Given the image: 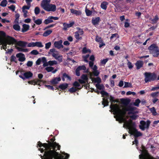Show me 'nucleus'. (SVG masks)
Returning a JSON list of instances; mask_svg holds the SVG:
<instances>
[{
    "mask_svg": "<svg viewBox=\"0 0 159 159\" xmlns=\"http://www.w3.org/2000/svg\"><path fill=\"white\" fill-rule=\"evenodd\" d=\"M55 140V138L53 137L50 139L51 142L48 140L47 141L48 143H43L40 141L38 142L37 147L40 148L39 150L41 152H44V155L46 158L60 154L56 151L60 150L61 146L54 142Z\"/></svg>",
    "mask_w": 159,
    "mask_h": 159,
    "instance_id": "nucleus-1",
    "label": "nucleus"
},
{
    "mask_svg": "<svg viewBox=\"0 0 159 159\" xmlns=\"http://www.w3.org/2000/svg\"><path fill=\"white\" fill-rule=\"evenodd\" d=\"M110 108L113 111L114 114H119L123 118L127 111H128V114L129 115L134 114V111L136 109L135 107H133L131 105H129L126 107H125L122 110L120 109L117 104H111L110 106Z\"/></svg>",
    "mask_w": 159,
    "mask_h": 159,
    "instance_id": "nucleus-2",
    "label": "nucleus"
},
{
    "mask_svg": "<svg viewBox=\"0 0 159 159\" xmlns=\"http://www.w3.org/2000/svg\"><path fill=\"white\" fill-rule=\"evenodd\" d=\"M0 34L2 37L1 39L2 42L5 47H7V44L11 45L16 43V39L12 37L7 35L6 33L4 31H0Z\"/></svg>",
    "mask_w": 159,
    "mask_h": 159,
    "instance_id": "nucleus-3",
    "label": "nucleus"
},
{
    "mask_svg": "<svg viewBox=\"0 0 159 159\" xmlns=\"http://www.w3.org/2000/svg\"><path fill=\"white\" fill-rule=\"evenodd\" d=\"M150 54H152L153 57H157L159 55V48L158 47L156 44H152L148 47Z\"/></svg>",
    "mask_w": 159,
    "mask_h": 159,
    "instance_id": "nucleus-4",
    "label": "nucleus"
},
{
    "mask_svg": "<svg viewBox=\"0 0 159 159\" xmlns=\"http://www.w3.org/2000/svg\"><path fill=\"white\" fill-rule=\"evenodd\" d=\"M144 75L145 76L144 81L146 83L157 80V75L154 72H145L144 73Z\"/></svg>",
    "mask_w": 159,
    "mask_h": 159,
    "instance_id": "nucleus-5",
    "label": "nucleus"
},
{
    "mask_svg": "<svg viewBox=\"0 0 159 159\" xmlns=\"http://www.w3.org/2000/svg\"><path fill=\"white\" fill-rule=\"evenodd\" d=\"M62 154L65 156L64 157V156L61 155L60 154L56 156H54L53 157H51L46 158V159H67L70 157V155L65 153L64 152L62 153Z\"/></svg>",
    "mask_w": 159,
    "mask_h": 159,
    "instance_id": "nucleus-6",
    "label": "nucleus"
},
{
    "mask_svg": "<svg viewBox=\"0 0 159 159\" xmlns=\"http://www.w3.org/2000/svg\"><path fill=\"white\" fill-rule=\"evenodd\" d=\"M150 120H148L146 122L144 120H142L140 122V125L139 127L142 130H144L146 128L148 129L150 124Z\"/></svg>",
    "mask_w": 159,
    "mask_h": 159,
    "instance_id": "nucleus-7",
    "label": "nucleus"
},
{
    "mask_svg": "<svg viewBox=\"0 0 159 159\" xmlns=\"http://www.w3.org/2000/svg\"><path fill=\"white\" fill-rule=\"evenodd\" d=\"M129 132L131 135H134L135 138L141 136L142 135V133L138 131L135 128H133L129 129Z\"/></svg>",
    "mask_w": 159,
    "mask_h": 159,
    "instance_id": "nucleus-8",
    "label": "nucleus"
},
{
    "mask_svg": "<svg viewBox=\"0 0 159 159\" xmlns=\"http://www.w3.org/2000/svg\"><path fill=\"white\" fill-rule=\"evenodd\" d=\"M43 9L47 11H52L54 12L56 11V7L55 5L50 4L44 8H43Z\"/></svg>",
    "mask_w": 159,
    "mask_h": 159,
    "instance_id": "nucleus-9",
    "label": "nucleus"
},
{
    "mask_svg": "<svg viewBox=\"0 0 159 159\" xmlns=\"http://www.w3.org/2000/svg\"><path fill=\"white\" fill-rule=\"evenodd\" d=\"M23 75L24 76L19 75V77L23 80H24L25 79H29L31 78L33 76V74L30 71H28L24 73Z\"/></svg>",
    "mask_w": 159,
    "mask_h": 159,
    "instance_id": "nucleus-10",
    "label": "nucleus"
},
{
    "mask_svg": "<svg viewBox=\"0 0 159 159\" xmlns=\"http://www.w3.org/2000/svg\"><path fill=\"white\" fill-rule=\"evenodd\" d=\"M59 18L57 17H54L53 16H50L48 18L44 21L43 23L46 24L48 25L50 23L53 22L52 20H58Z\"/></svg>",
    "mask_w": 159,
    "mask_h": 159,
    "instance_id": "nucleus-11",
    "label": "nucleus"
},
{
    "mask_svg": "<svg viewBox=\"0 0 159 159\" xmlns=\"http://www.w3.org/2000/svg\"><path fill=\"white\" fill-rule=\"evenodd\" d=\"M43 82V80H39L38 79H36L32 80L29 81L28 83L32 85H38L40 86V83Z\"/></svg>",
    "mask_w": 159,
    "mask_h": 159,
    "instance_id": "nucleus-12",
    "label": "nucleus"
},
{
    "mask_svg": "<svg viewBox=\"0 0 159 159\" xmlns=\"http://www.w3.org/2000/svg\"><path fill=\"white\" fill-rule=\"evenodd\" d=\"M74 24V22H70V24H68L65 22L63 23V28L62 29L66 31L67 29L71 27Z\"/></svg>",
    "mask_w": 159,
    "mask_h": 159,
    "instance_id": "nucleus-13",
    "label": "nucleus"
},
{
    "mask_svg": "<svg viewBox=\"0 0 159 159\" xmlns=\"http://www.w3.org/2000/svg\"><path fill=\"white\" fill-rule=\"evenodd\" d=\"M62 41L61 40L58 41H56L54 43V47L58 49L63 47V45H62Z\"/></svg>",
    "mask_w": 159,
    "mask_h": 159,
    "instance_id": "nucleus-14",
    "label": "nucleus"
},
{
    "mask_svg": "<svg viewBox=\"0 0 159 159\" xmlns=\"http://www.w3.org/2000/svg\"><path fill=\"white\" fill-rule=\"evenodd\" d=\"M16 57L19 58L18 60L20 61L23 62L25 60V58L24 54L19 53L16 55Z\"/></svg>",
    "mask_w": 159,
    "mask_h": 159,
    "instance_id": "nucleus-15",
    "label": "nucleus"
},
{
    "mask_svg": "<svg viewBox=\"0 0 159 159\" xmlns=\"http://www.w3.org/2000/svg\"><path fill=\"white\" fill-rule=\"evenodd\" d=\"M121 102L122 104H123L125 107L128 106V104L130 102V100L129 99L122 98L120 99Z\"/></svg>",
    "mask_w": 159,
    "mask_h": 159,
    "instance_id": "nucleus-16",
    "label": "nucleus"
},
{
    "mask_svg": "<svg viewBox=\"0 0 159 159\" xmlns=\"http://www.w3.org/2000/svg\"><path fill=\"white\" fill-rule=\"evenodd\" d=\"M51 0H42L41 4V7L43 9V8L49 4Z\"/></svg>",
    "mask_w": 159,
    "mask_h": 159,
    "instance_id": "nucleus-17",
    "label": "nucleus"
},
{
    "mask_svg": "<svg viewBox=\"0 0 159 159\" xmlns=\"http://www.w3.org/2000/svg\"><path fill=\"white\" fill-rule=\"evenodd\" d=\"M143 61L140 60L137 61L135 64V65L136 67V69L137 70H139L143 66Z\"/></svg>",
    "mask_w": 159,
    "mask_h": 159,
    "instance_id": "nucleus-18",
    "label": "nucleus"
},
{
    "mask_svg": "<svg viewBox=\"0 0 159 159\" xmlns=\"http://www.w3.org/2000/svg\"><path fill=\"white\" fill-rule=\"evenodd\" d=\"M100 20V17H98L95 18H93L92 20V22L93 25H95L99 24Z\"/></svg>",
    "mask_w": 159,
    "mask_h": 159,
    "instance_id": "nucleus-19",
    "label": "nucleus"
},
{
    "mask_svg": "<svg viewBox=\"0 0 159 159\" xmlns=\"http://www.w3.org/2000/svg\"><path fill=\"white\" fill-rule=\"evenodd\" d=\"M16 44L18 46L20 47H26V45L27 44V43L26 42L23 41H16Z\"/></svg>",
    "mask_w": 159,
    "mask_h": 159,
    "instance_id": "nucleus-20",
    "label": "nucleus"
},
{
    "mask_svg": "<svg viewBox=\"0 0 159 159\" xmlns=\"http://www.w3.org/2000/svg\"><path fill=\"white\" fill-rule=\"evenodd\" d=\"M30 27L29 25L26 24H24L22 25L21 32L23 33H24L27 31L29 29Z\"/></svg>",
    "mask_w": 159,
    "mask_h": 159,
    "instance_id": "nucleus-21",
    "label": "nucleus"
},
{
    "mask_svg": "<svg viewBox=\"0 0 159 159\" xmlns=\"http://www.w3.org/2000/svg\"><path fill=\"white\" fill-rule=\"evenodd\" d=\"M70 12L76 15V16H79L81 14V12L80 10H76L73 9H70Z\"/></svg>",
    "mask_w": 159,
    "mask_h": 159,
    "instance_id": "nucleus-22",
    "label": "nucleus"
},
{
    "mask_svg": "<svg viewBox=\"0 0 159 159\" xmlns=\"http://www.w3.org/2000/svg\"><path fill=\"white\" fill-rule=\"evenodd\" d=\"M74 36L77 39V40L75 41L76 43L78 42V40H81L82 39V37L80 36V34L79 33L78 31H76L75 32Z\"/></svg>",
    "mask_w": 159,
    "mask_h": 159,
    "instance_id": "nucleus-23",
    "label": "nucleus"
},
{
    "mask_svg": "<svg viewBox=\"0 0 159 159\" xmlns=\"http://www.w3.org/2000/svg\"><path fill=\"white\" fill-rule=\"evenodd\" d=\"M61 80V79L60 77L55 78L52 79L51 81V82L52 84H56L58 83V82L60 81Z\"/></svg>",
    "mask_w": 159,
    "mask_h": 159,
    "instance_id": "nucleus-24",
    "label": "nucleus"
},
{
    "mask_svg": "<svg viewBox=\"0 0 159 159\" xmlns=\"http://www.w3.org/2000/svg\"><path fill=\"white\" fill-rule=\"evenodd\" d=\"M65 78H67L68 80L70 81L71 80V78L70 76L66 73H64L62 74V79L63 81H65Z\"/></svg>",
    "mask_w": 159,
    "mask_h": 159,
    "instance_id": "nucleus-25",
    "label": "nucleus"
},
{
    "mask_svg": "<svg viewBox=\"0 0 159 159\" xmlns=\"http://www.w3.org/2000/svg\"><path fill=\"white\" fill-rule=\"evenodd\" d=\"M68 84L67 83H64L60 84L58 86V88L62 90L66 89L68 87Z\"/></svg>",
    "mask_w": 159,
    "mask_h": 159,
    "instance_id": "nucleus-26",
    "label": "nucleus"
},
{
    "mask_svg": "<svg viewBox=\"0 0 159 159\" xmlns=\"http://www.w3.org/2000/svg\"><path fill=\"white\" fill-rule=\"evenodd\" d=\"M116 115L114 116V117L116 119V120L117 121H122L124 120V118L121 117L119 114H115Z\"/></svg>",
    "mask_w": 159,
    "mask_h": 159,
    "instance_id": "nucleus-27",
    "label": "nucleus"
},
{
    "mask_svg": "<svg viewBox=\"0 0 159 159\" xmlns=\"http://www.w3.org/2000/svg\"><path fill=\"white\" fill-rule=\"evenodd\" d=\"M91 79L94 83H97V84H99L101 82V80L99 77H97V78L94 79L91 78Z\"/></svg>",
    "mask_w": 159,
    "mask_h": 159,
    "instance_id": "nucleus-28",
    "label": "nucleus"
},
{
    "mask_svg": "<svg viewBox=\"0 0 159 159\" xmlns=\"http://www.w3.org/2000/svg\"><path fill=\"white\" fill-rule=\"evenodd\" d=\"M102 104L103 105L104 107L108 106L109 102L107 99L103 98H102Z\"/></svg>",
    "mask_w": 159,
    "mask_h": 159,
    "instance_id": "nucleus-29",
    "label": "nucleus"
},
{
    "mask_svg": "<svg viewBox=\"0 0 159 159\" xmlns=\"http://www.w3.org/2000/svg\"><path fill=\"white\" fill-rule=\"evenodd\" d=\"M108 3L107 2H103L101 4V8L102 9L106 10L107 7V5H108Z\"/></svg>",
    "mask_w": 159,
    "mask_h": 159,
    "instance_id": "nucleus-30",
    "label": "nucleus"
},
{
    "mask_svg": "<svg viewBox=\"0 0 159 159\" xmlns=\"http://www.w3.org/2000/svg\"><path fill=\"white\" fill-rule=\"evenodd\" d=\"M95 86L96 88L99 90H103L105 88L103 84H96Z\"/></svg>",
    "mask_w": 159,
    "mask_h": 159,
    "instance_id": "nucleus-31",
    "label": "nucleus"
},
{
    "mask_svg": "<svg viewBox=\"0 0 159 159\" xmlns=\"http://www.w3.org/2000/svg\"><path fill=\"white\" fill-rule=\"evenodd\" d=\"M158 16L157 15H156L155 16L154 18L151 20L152 21V24H154L157 23L159 20Z\"/></svg>",
    "mask_w": 159,
    "mask_h": 159,
    "instance_id": "nucleus-32",
    "label": "nucleus"
},
{
    "mask_svg": "<svg viewBox=\"0 0 159 159\" xmlns=\"http://www.w3.org/2000/svg\"><path fill=\"white\" fill-rule=\"evenodd\" d=\"M52 32V30H48L45 31L43 34V35L44 37H47Z\"/></svg>",
    "mask_w": 159,
    "mask_h": 159,
    "instance_id": "nucleus-33",
    "label": "nucleus"
},
{
    "mask_svg": "<svg viewBox=\"0 0 159 159\" xmlns=\"http://www.w3.org/2000/svg\"><path fill=\"white\" fill-rule=\"evenodd\" d=\"M33 20H34V22L37 25H40L41 24L42 22V20L41 19H38L36 20H35L34 17Z\"/></svg>",
    "mask_w": 159,
    "mask_h": 159,
    "instance_id": "nucleus-34",
    "label": "nucleus"
},
{
    "mask_svg": "<svg viewBox=\"0 0 159 159\" xmlns=\"http://www.w3.org/2000/svg\"><path fill=\"white\" fill-rule=\"evenodd\" d=\"M13 29L16 31H19L20 30V28L18 24H16L13 25Z\"/></svg>",
    "mask_w": 159,
    "mask_h": 159,
    "instance_id": "nucleus-35",
    "label": "nucleus"
},
{
    "mask_svg": "<svg viewBox=\"0 0 159 159\" xmlns=\"http://www.w3.org/2000/svg\"><path fill=\"white\" fill-rule=\"evenodd\" d=\"M16 48L19 51L23 52H27L28 51V49L27 48L24 49L19 47H16Z\"/></svg>",
    "mask_w": 159,
    "mask_h": 159,
    "instance_id": "nucleus-36",
    "label": "nucleus"
},
{
    "mask_svg": "<svg viewBox=\"0 0 159 159\" xmlns=\"http://www.w3.org/2000/svg\"><path fill=\"white\" fill-rule=\"evenodd\" d=\"M150 111L151 113H152V115L154 116L157 115V113L156 112V109L154 107H152L150 109Z\"/></svg>",
    "mask_w": 159,
    "mask_h": 159,
    "instance_id": "nucleus-37",
    "label": "nucleus"
},
{
    "mask_svg": "<svg viewBox=\"0 0 159 159\" xmlns=\"http://www.w3.org/2000/svg\"><path fill=\"white\" fill-rule=\"evenodd\" d=\"M48 64L50 66H53L54 65H57V62L55 60L49 61H48Z\"/></svg>",
    "mask_w": 159,
    "mask_h": 159,
    "instance_id": "nucleus-38",
    "label": "nucleus"
},
{
    "mask_svg": "<svg viewBox=\"0 0 159 159\" xmlns=\"http://www.w3.org/2000/svg\"><path fill=\"white\" fill-rule=\"evenodd\" d=\"M7 3L6 0H3L1 2L0 5L2 7H6Z\"/></svg>",
    "mask_w": 159,
    "mask_h": 159,
    "instance_id": "nucleus-39",
    "label": "nucleus"
},
{
    "mask_svg": "<svg viewBox=\"0 0 159 159\" xmlns=\"http://www.w3.org/2000/svg\"><path fill=\"white\" fill-rule=\"evenodd\" d=\"M35 46H37L39 48H42L43 47V45H42L41 42H35Z\"/></svg>",
    "mask_w": 159,
    "mask_h": 159,
    "instance_id": "nucleus-40",
    "label": "nucleus"
},
{
    "mask_svg": "<svg viewBox=\"0 0 159 159\" xmlns=\"http://www.w3.org/2000/svg\"><path fill=\"white\" fill-rule=\"evenodd\" d=\"M34 13L36 15H38L40 12L39 8L38 7H36L34 9Z\"/></svg>",
    "mask_w": 159,
    "mask_h": 159,
    "instance_id": "nucleus-41",
    "label": "nucleus"
},
{
    "mask_svg": "<svg viewBox=\"0 0 159 159\" xmlns=\"http://www.w3.org/2000/svg\"><path fill=\"white\" fill-rule=\"evenodd\" d=\"M95 41L97 42L101 43L103 41L102 38L99 37L98 35H97L95 38Z\"/></svg>",
    "mask_w": 159,
    "mask_h": 159,
    "instance_id": "nucleus-42",
    "label": "nucleus"
},
{
    "mask_svg": "<svg viewBox=\"0 0 159 159\" xmlns=\"http://www.w3.org/2000/svg\"><path fill=\"white\" fill-rule=\"evenodd\" d=\"M85 11V13H86V15L88 16H90L92 13V11L89 10L88 9H86Z\"/></svg>",
    "mask_w": 159,
    "mask_h": 159,
    "instance_id": "nucleus-43",
    "label": "nucleus"
},
{
    "mask_svg": "<svg viewBox=\"0 0 159 159\" xmlns=\"http://www.w3.org/2000/svg\"><path fill=\"white\" fill-rule=\"evenodd\" d=\"M141 102L140 100L139 99H137L135 100V102L134 103V105L138 107L139 104Z\"/></svg>",
    "mask_w": 159,
    "mask_h": 159,
    "instance_id": "nucleus-44",
    "label": "nucleus"
},
{
    "mask_svg": "<svg viewBox=\"0 0 159 159\" xmlns=\"http://www.w3.org/2000/svg\"><path fill=\"white\" fill-rule=\"evenodd\" d=\"M101 94H102V97H104V96H108V93L106 91L102 90L100 92Z\"/></svg>",
    "mask_w": 159,
    "mask_h": 159,
    "instance_id": "nucleus-45",
    "label": "nucleus"
},
{
    "mask_svg": "<svg viewBox=\"0 0 159 159\" xmlns=\"http://www.w3.org/2000/svg\"><path fill=\"white\" fill-rule=\"evenodd\" d=\"M91 52V51L89 49H87V48L86 47H84L82 50V52L83 53H86L87 52Z\"/></svg>",
    "mask_w": 159,
    "mask_h": 159,
    "instance_id": "nucleus-46",
    "label": "nucleus"
},
{
    "mask_svg": "<svg viewBox=\"0 0 159 159\" xmlns=\"http://www.w3.org/2000/svg\"><path fill=\"white\" fill-rule=\"evenodd\" d=\"M54 69V68L52 66H48L46 67L45 68V70L48 72H50L53 70Z\"/></svg>",
    "mask_w": 159,
    "mask_h": 159,
    "instance_id": "nucleus-47",
    "label": "nucleus"
},
{
    "mask_svg": "<svg viewBox=\"0 0 159 159\" xmlns=\"http://www.w3.org/2000/svg\"><path fill=\"white\" fill-rule=\"evenodd\" d=\"M81 78L82 80H85L88 82V78L87 75L85 74H83L81 76Z\"/></svg>",
    "mask_w": 159,
    "mask_h": 159,
    "instance_id": "nucleus-48",
    "label": "nucleus"
},
{
    "mask_svg": "<svg viewBox=\"0 0 159 159\" xmlns=\"http://www.w3.org/2000/svg\"><path fill=\"white\" fill-rule=\"evenodd\" d=\"M77 68L80 70H86V67L84 65H82L81 66H79L77 67Z\"/></svg>",
    "mask_w": 159,
    "mask_h": 159,
    "instance_id": "nucleus-49",
    "label": "nucleus"
},
{
    "mask_svg": "<svg viewBox=\"0 0 159 159\" xmlns=\"http://www.w3.org/2000/svg\"><path fill=\"white\" fill-rule=\"evenodd\" d=\"M30 54L36 55L39 54V52L36 50H34L30 52Z\"/></svg>",
    "mask_w": 159,
    "mask_h": 159,
    "instance_id": "nucleus-50",
    "label": "nucleus"
},
{
    "mask_svg": "<svg viewBox=\"0 0 159 159\" xmlns=\"http://www.w3.org/2000/svg\"><path fill=\"white\" fill-rule=\"evenodd\" d=\"M77 90V89H76L73 87H72L69 89V91L71 93H73L76 92Z\"/></svg>",
    "mask_w": 159,
    "mask_h": 159,
    "instance_id": "nucleus-51",
    "label": "nucleus"
},
{
    "mask_svg": "<svg viewBox=\"0 0 159 159\" xmlns=\"http://www.w3.org/2000/svg\"><path fill=\"white\" fill-rule=\"evenodd\" d=\"M131 86V84L130 83L127 82H125V86L124 88H127Z\"/></svg>",
    "mask_w": 159,
    "mask_h": 159,
    "instance_id": "nucleus-52",
    "label": "nucleus"
},
{
    "mask_svg": "<svg viewBox=\"0 0 159 159\" xmlns=\"http://www.w3.org/2000/svg\"><path fill=\"white\" fill-rule=\"evenodd\" d=\"M159 93V92H153L151 94V95L153 97H155L158 96Z\"/></svg>",
    "mask_w": 159,
    "mask_h": 159,
    "instance_id": "nucleus-53",
    "label": "nucleus"
},
{
    "mask_svg": "<svg viewBox=\"0 0 159 159\" xmlns=\"http://www.w3.org/2000/svg\"><path fill=\"white\" fill-rule=\"evenodd\" d=\"M51 45V42H49L45 44V48L46 49H49Z\"/></svg>",
    "mask_w": 159,
    "mask_h": 159,
    "instance_id": "nucleus-54",
    "label": "nucleus"
},
{
    "mask_svg": "<svg viewBox=\"0 0 159 159\" xmlns=\"http://www.w3.org/2000/svg\"><path fill=\"white\" fill-rule=\"evenodd\" d=\"M108 58H107L105 59H103V60H101V63L103 65H105L108 61Z\"/></svg>",
    "mask_w": 159,
    "mask_h": 159,
    "instance_id": "nucleus-55",
    "label": "nucleus"
},
{
    "mask_svg": "<svg viewBox=\"0 0 159 159\" xmlns=\"http://www.w3.org/2000/svg\"><path fill=\"white\" fill-rule=\"evenodd\" d=\"M8 8L13 11H14L15 10L16 7L14 5H11L10 6L8 7Z\"/></svg>",
    "mask_w": 159,
    "mask_h": 159,
    "instance_id": "nucleus-56",
    "label": "nucleus"
},
{
    "mask_svg": "<svg viewBox=\"0 0 159 159\" xmlns=\"http://www.w3.org/2000/svg\"><path fill=\"white\" fill-rule=\"evenodd\" d=\"M27 47H35V42H31L28 44Z\"/></svg>",
    "mask_w": 159,
    "mask_h": 159,
    "instance_id": "nucleus-57",
    "label": "nucleus"
},
{
    "mask_svg": "<svg viewBox=\"0 0 159 159\" xmlns=\"http://www.w3.org/2000/svg\"><path fill=\"white\" fill-rule=\"evenodd\" d=\"M73 86L75 87H80V84L77 81H75L73 84Z\"/></svg>",
    "mask_w": 159,
    "mask_h": 159,
    "instance_id": "nucleus-58",
    "label": "nucleus"
},
{
    "mask_svg": "<svg viewBox=\"0 0 159 159\" xmlns=\"http://www.w3.org/2000/svg\"><path fill=\"white\" fill-rule=\"evenodd\" d=\"M16 59V57L14 55H12L11 57L10 61L11 62H15L16 63L17 62L16 61L15 59Z\"/></svg>",
    "mask_w": 159,
    "mask_h": 159,
    "instance_id": "nucleus-59",
    "label": "nucleus"
},
{
    "mask_svg": "<svg viewBox=\"0 0 159 159\" xmlns=\"http://www.w3.org/2000/svg\"><path fill=\"white\" fill-rule=\"evenodd\" d=\"M77 29L79 30V33L80 34V35H83L84 34V31L82 29H80V28L78 27L77 28Z\"/></svg>",
    "mask_w": 159,
    "mask_h": 159,
    "instance_id": "nucleus-60",
    "label": "nucleus"
},
{
    "mask_svg": "<svg viewBox=\"0 0 159 159\" xmlns=\"http://www.w3.org/2000/svg\"><path fill=\"white\" fill-rule=\"evenodd\" d=\"M110 101L111 103H115L116 102V101L114 99V97L111 96H110Z\"/></svg>",
    "mask_w": 159,
    "mask_h": 159,
    "instance_id": "nucleus-61",
    "label": "nucleus"
},
{
    "mask_svg": "<svg viewBox=\"0 0 159 159\" xmlns=\"http://www.w3.org/2000/svg\"><path fill=\"white\" fill-rule=\"evenodd\" d=\"M30 5H28V6H24L22 7V11L23 10H26L25 9H28L29 10L30 9Z\"/></svg>",
    "mask_w": 159,
    "mask_h": 159,
    "instance_id": "nucleus-62",
    "label": "nucleus"
},
{
    "mask_svg": "<svg viewBox=\"0 0 159 159\" xmlns=\"http://www.w3.org/2000/svg\"><path fill=\"white\" fill-rule=\"evenodd\" d=\"M33 64V61H28L27 63V66L28 67H31Z\"/></svg>",
    "mask_w": 159,
    "mask_h": 159,
    "instance_id": "nucleus-63",
    "label": "nucleus"
},
{
    "mask_svg": "<svg viewBox=\"0 0 159 159\" xmlns=\"http://www.w3.org/2000/svg\"><path fill=\"white\" fill-rule=\"evenodd\" d=\"M100 73L98 70L94 71L93 72V74L94 76H97Z\"/></svg>",
    "mask_w": 159,
    "mask_h": 159,
    "instance_id": "nucleus-64",
    "label": "nucleus"
}]
</instances>
